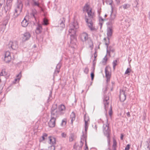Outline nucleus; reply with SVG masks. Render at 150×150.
<instances>
[{"instance_id": "obj_5", "label": "nucleus", "mask_w": 150, "mask_h": 150, "mask_svg": "<svg viewBox=\"0 0 150 150\" xmlns=\"http://www.w3.org/2000/svg\"><path fill=\"white\" fill-rule=\"evenodd\" d=\"M112 25H111L107 24L108 27L107 30V38L108 41L105 42V44L107 47H108V45L109 44L110 38L112 35L113 32Z\"/></svg>"}, {"instance_id": "obj_3", "label": "nucleus", "mask_w": 150, "mask_h": 150, "mask_svg": "<svg viewBox=\"0 0 150 150\" xmlns=\"http://www.w3.org/2000/svg\"><path fill=\"white\" fill-rule=\"evenodd\" d=\"M108 120L107 118L106 119V124H104L103 126V130L105 135L107 138V140L108 144H110V130L109 129V124L108 123Z\"/></svg>"}, {"instance_id": "obj_56", "label": "nucleus", "mask_w": 150, "mask_h": 150, "mask_svg": "<svg viewBox=\"0 0 150 150\" xmlns=\"http://www.w3.org/2000/svg\"><path fill=\"white\" fill-rule=\"evenodd\" d=\"M124 135L123 134H121V136L120 137V139L121 140H122L123 139V137Z\"/></svg>"}, {"instance_id": "obj_53", "label": "nucleus", "mask_w": 150, "mask_h": 150, "mask_svg": "<svg viewBox=\"0 0 150 150\" xmlns=\"http://www.w3.org/2000/svg\"><path fill=\"white\" fill-rule=\"evenodd\" d=\"M99 21L100 22H101V21H104V19L102 17H100L99 18Z\"/></svg>"}, {"instance_id": "obj_60", "label": "nucleus", "mask_w": 150, "mask_h": 150, "mask_svg": "<svg viewBox=\"0 0 150 150\" xmlns=\"http://www.w3.org/2000/svg\"><path fill=\"white\" fill-rule=\"evenodd\" d=\"M73 148H74V149H76L77 146H76V144H74V145Z\"/></svg>"}, {"instance_id": "obj_11", "label": "nucleus", "mask_w": 150, "mask_h": 150, "mask_svg": "<svg viewBox=\"0 0 150 150\" xmlns=\"http://www.w3.org/2000/svg\"><path fill=\"white\" fill-rule=\"evenodd\" d=\"M22 35V40L23 42H25L29 40L31 36L30 33L28 32L24 33Z\"/></svg>"}, {"instance_id": "obj_50", "label": "nucleus", "mask_w": 150, "mask_h": 150, "mask_svg": "<svg viewBox=\"0 0 150 150\" xmlns=\"http://www.w3.org/2000/svg\"><path fill=\"white\" fill-rule=\"evenodd\" d=\"M109 114L110 116H111L112 115V108L111 106L109 112Z\"/></svg>"}, {"instance_id": "obj_32", "label": "nucleus", "mask_w": 150, "mask_h": 150, "mask_svg": "<svg viewBox=\"0 0 150 150\" xmlns=\"http://www.w3.org/2000/svg\"><path fill=\"white\" fill-rule=\"evenodd\" d=\"M21 76V72H20L19 74L16 75V77L17 78V79H15V81H17L18 80L19 81L20 79Z\"/></svg>"}, {"instance_id": "obj_25", "label": "nucleus", "mask_w": 150, "mask_h": 150, "mask_svg": "<svg viewBox=\"0 0 150 150\" xmlns=\"http://www.w3.org/2000/svg\"><path fill=\"white\" fill-rule=\"evenodd\" d=\"M75 138V134L74 133H71L70 134L69 137V141L70 142H72L74 139Z\"/></svg>"}, {"instance_id": "obj_2", "label": "nucleus", "mask_w": 150, "mask_h": 150, "mask_svg": "<svg viewBox=\"0 0 150 150\" xmlns=\"http://www.w3.org/2000/svg\"><path fill=\"white\" fill-rule=\"evenodd\" d=\"M69 34L70 36L71 40H73L75 39L76 30L79 28L78 23L76 21H74L69 25Z\"/></svg>"}, {"instance_id": "obj_4", "label": "nucleus", "mask_w": 150, "mask_h": 150, "mask_svg": "<svg viewBox=\"0 0 150 150\" xmlns=\"http://www.w3.org/2000/svg\"><path fill=\"white\" fill-rule=\"evenodd\" d=\"M60 115L57 108V104L53 105L51 108V117L57 118Z\"/></svg>"}, {"instance_id": "obj_45", "label": "nucleus", "mask_w": 150, "mask_h": 150, "mask_svg": "<svg viewBox=\"0 0 150 150\" xmlns=\"http://www.w3.org/2000/svg\"><path fill=\"white\" fill-rule=\"evenodd\" d=\"M90 44L89 47L92 49L93 48V42L91 40Z\"/></svg>"}, {"instance_id": "obj_29", "label": "nucleus", "mask_w": 150, "mask_h": 150, "mask_svg": "<svg viewBox=\"0 0 150 150\" xmlns=\"http://www.w3.org/2000/svg\"><path fill=\"white\" fill-rule=\"evenodd\" d=\"M88 122H86L85 121V125H84V127H85V130L86 132V133L87 131V130L88 127Z\"/></svg>"}, {"instance_id": "obj_1", "label": "nucleus", "mask_w": 150, "mask_h": 150, "mask_svg": "<svg viewBox=\"0 0 150 150\" xmlns=\"http://www.w3.org/2000/svg\"><path fill=\"white\" fill-rule=\"evenodd\" d=\"M86 8V12L87 13L88 16L90 18L88 19L87 18H86V21L87 23L88 27L90 28L91 30H94L95 29L94 27L93 26V23L92 21L91 18H92L94 16V13L92 11V9H89V6L88 5L86 4L84 7Z\"/></svg>"}, {"instance_id": "obj_40", "label": "nucleus", "mask_w": 150, "mask_h": 150, "mask_svg": "<svg viewBox=\"0 0 150 150\" xmlns=\"http://www.w3.org/2000/svg\"><path fill=\"white\" fill-rule=\"evenodd\" d=\"M107 54H106V55L105 56V57L103 58V61H102L103 63H105V64L106 63V62L107 60Z\"/></svg>"}, {"instance_id": "obj_17", "label": "nucleus", "mask_w": 150, "mask_h": 150, "mask_svg": "<svg viewBox=\"0 0 150 150\" xmlns=\"http://www.w3.org/2000/svg\"><path fill=\"white\" fill-rule=\"evenodd\" d=\"M42 29L41 25L40 24H38L35 30L36 33L37 34H40L42 32Z\"/></svg>"}, {"instance_id": "obj_62", "label": "nucleus", "mask_w": 150, "mask_h": 150, "mask_svg": "<svg viewBox=\"0 0 150 150\" xmlns=\"http://www.w3.org/2000/svg\"><path fill=\"white\" fill-rule=\"evenodd\" d=\"M6 24H5V23H4L3 24V27H4V29H5V26L6 25Z\"/></svg>"}, {"instance_id": "obj_49", "label": "nucleus", "mask_w": 150, "mask_h": 150, "mask_svg": "<svg viewBox=\"0 0 150 150\" xmlns=\"http://www.w3.org/2000/svg\"><path fill=\"white\" fill-rule=\"evenodd\" d=\"M130 146L129 144H127L125 148V150H129L130 149Z\"/></svg>"}, {"instance_id": "obj_35", "label": "nucleus", "mask_w": 150, "mask_h": 150, "mask_svg": "<svg viewBox=\"0 0 150 150\" xmlns=\"http://www.w3.org/2000/svg\"><path fill=\"white\" fill-rule=\"evenodd\" d=\"M11 57L10 55V53L8 51H7L5 52L4 54V57Z\"/></svg>"}, {"instance_id": "obj_16", "label": "nucleus", "mask_w": 150, "mask_h": 150, "mask_svg": "<svg viewBox=\"0 0 150 150\" xmlns=\"http://www.w3.org/2000/svg\"><path fill=\"white\" fill-rule=\"evenodd\" d=\"M65 21V19L64 18H60L59 21L58 26L61 27L62 29L64 28L65 27L64 23Z\"/></svg>"}, {"instance_id": "obj_15", "label": "nucleus", "mask_w": 150, "mask_h": 150, "mask_svg": "<svg viewBox=\"0 0 150 150\" xmlns=\"http://www.w3.org/2000/svg\"><path fill=\"white\" fill-rule=\"evenodd\" d=\"M65 107L64 105L61 104L58 107V110L60 115L63 114L65 113Z\"/></svg>"}, {"instance_id": "obj_34", "label": "nucleus", "mask_w": 150, "mask_h": 150, "mask_svg": "<svg viewBox=\"0 0 150 150\" xmlns=\"http://www.w3.org/2000/svg\"><path fill=\"white\" fill-rule=\"evenodd\" d=\"M85 136L84 134L83 133V134L81 138V140L80 141V142L81 143V147H82L83 146V142H82V141H83L84 140V139L85 138Z\"/></svg>"}, {"instance_id": "obj_23", "label": "nucleus", "mask_w": 150, "mask_h": 150, "mask_svg": "<svg viewBox=\"0 0 150 150\" xmlns=\"http://www.w3.org/2000/svg\"><path fill=\"white\" fill-rule=\"evenodd\" d=\"M28 22L25 18H24L21 23L22 26L24 27H26L28 25Z\"/></svg>"}, {"instance_id": "obj_52", "label": "nucleus", "mask_w": 150, "mask_h": 150, "mask_svg": "<svg viewBox=\"0 0 150 150\" xmlns=\"http://www.w3.org/2000/svg\"><path fill=\"white\" fill-rule=\"evenodd\" d=\"M61 136L65 138L66 136V134L64 133H62L61 134Z\"/></svg>"}, {"instance_id": "obj_33", "label": "nucleus", "mask_w": 150, "mask_h": 150, "mask_svg": "<svg viewBox=\"0 0 150 150\" xmlns=\"http://www.w3.org/2000/svg\"><path fill=\"white\" fill-rule=\"evenodd\" d=\"M131 71V70L130 68H127L126 70L125 73V74H127L128 75H130V73Z\"/></svg>"}, {"instance_id": "obj_26", "label": "nucleus", "mask_w": 150, "mask_h": 150, "mask_svg": "<svg viewBox=\"0 0 150 150\" xmlns=\"http://www.w3.org/2000/svg\"><path fill=\"white\" fill-rule=\"evenodd\" d=\"M139 3H138V0H135L134 2V4H133V6L134 8H136L137 10H138V5Z\"/></svg>"}, {"instance_id": "obj_48", "label": "nucleus", "mask_w": 150, "mask_h": 150, "mask_svg": "<svg viewBox=\"0 0 150 150\" xmlns=\"http://www.w3.org/2000/svg\"><path fill=\"white\" fill-rule=\"evenodd\" d=\"M5 0H0V6H1L5 2Z\"/></svg>"}, {"instance_id": "obj_7", "label": "nucleus", "mask_w": 150, "mask_h": 150, "mask_svg": "<svg viewBox=\"0 0 150 150\" xmlns=\"http://www.w3.org/2000/svg\"><path fill=\"white\" fill-rule=\"evenodd\" d=\"M8 46L9 48H11L13 50H16L18 47V45L16 41H10L9 42Z\"/></svg>"}, {"instance_id": "obj_18", "label": "nucleus", "mask_w": 150, "mask_h": 150, "mask_svg": "<svg viewBox=\"0 0 150 150\" xmlns=\"http://www.w3.org/2000/svg\"><path fill=\"white\" fill-rule=\"evenodd\" d=\"M61 64L60 62H59L57 64L55 70L54 71V74H55L58 73L60 71V69L61 68Z\"/></svg>"}, {"instance_id": "obj_6", "label": "nucleus", "mask_w": 150, "mask_h": 150, "mask_svg": "<svg viewBox=\"0 0 150 150\" xmlns=\"http://www.w3.org/2000/svg\"><path fill=\"white\" fill-rule=\"evenodd\" d=\"M109 99V95H108L104 96L103 100V104L104 106V108L106 111L107 112V109L108 107L109 102L108 100Z\"/></svg>"}, {"instance_id": "obj_41", "label": "nucleus", "mask_w": 150, "mask_h": 150, "mask_svg": "<svg viewBox=\"0 0 150 150\" xmlns=\"http://www.w3.org/2000/svg\"><path fill=\"white\" fill-rule=\"evenodd\" d=\"M148 145L147 148L150 149V138L148 139L147 141H146Z\"/></svg>"}, {"instance_id": "obj_12", "label": "nucleus", "mask_w": 150, "mask_h": 150, "mask_svg": "<svg viewBox=\"0 0 150 150\" xmlns=\"http://www.w3.org/2000/svg\"><path fill=\"white\" fill-rule=\"evenodd\" d=\"M111 13L110 14V18L109 19V21L107 23V24L111 25H112L114 23L113 20L115 18V15L114 14H112V13L113 12V7L112 6H111Z\"/></svg>"}, {"instance_id": "obj_59", "label": "nucleus", "mask_w": 150, "mask_h": 150, "mask_svg": "<svg viewBox=\"0 0 150 150\" xmlns=\"http://www.w3.org/2000/svg\"><path fill=\"white\" fill-rule=\"evenodd\" d=\"M126 114H127V116L128 117H130V115L129 112H127L126 113Z\"/></svg>"}, {"instance_id": "obj_36", "label": "nucleus", "mask_w": 150, "mask_h": 150, "mask_svg": "<svg viewBox=\"0 0 150 150\" xmlns=\"http://www.w3.org/2000/svg\"><path fill=\"white\" fill-rule=\"evenodd\" d=\"M84 120L85 122V121L88 122L90 121L89 117L88 116H86V115H85L84 116Z\"/></svg>"}, {"instance_id": "obj_58", "label": "nucleus", "mask_w": 150, "mask_h": 150, "mask_svg": "<svg viewBox=\"0 0 150 150\" xmlns=\"http://www.w3.org/2000/svg\"><path fill=\"white\" fill-rule=\"evenodd\" d=\"M85 145L86 146V148L85 150H88V146H87L86 143Z\"/></svg>"}, {"instance_id": "obj_28", "label": "nucleus", "mask_w": 150, "mask_h": 150, "mask_svg": "<svg viewBox=\"0 0 150 150\" xmlns=\"http://www.w3.org/2000/svg\"><path fill=\"white\" fill-rule=\"evenodd\" d=\"M130 5L129 4H123L122 6L123 7V8L124 9H128V8L130 7Z\"/></svg>"}, {"instance_id": "obj_37", "label": "nucleus", "mask_w": 150, "mask_h": 150, "mask_svg": "<svg viewBox=\"0 0 150 150\" xmlns=\"http://www.w3.org/2000/svg\"><path fill=\"white\" fill-rule=\"evenodd\" d=\"M117 60H114L113 62H112V64H113V69L114 70L115 69V67L117 65Z\"/></svg>"}, {"instance_id": "obj_39", "label": "nucleus", "mask_w": 150, "mask_h": 150, "mask_svg": "<svg viewBox=\"0 0 150 150\" xmlns=\"http://www.w3.org/2000/svg\"><path fill=\"white\" fill-rule=\"evenodd\" d=\"M67 123L66 120V119H63L62 120V122L61 124L62 126H63L66 125Z\"/></svg>"}, {"instance_id": "obj_9", "label": "nucleus", "mask_w": 150, "mask_h": 150, "mask_svg": "<svg viewBox=\"0 0 150 150\" xmlns=\"http://www.w3.org/2000/svg\"><path fill=\"white\" fill-rule=\"evenodd\" d=\"M80 38L83 42H86L88 39V34L86 32H83L81 34Z\"/></svg>"}, {"instance_id": "obj_27", "label": "nucleus", "mask_w": 150, "mask_h": 150, "mask_svg": "<svg viewBox=\"0 0 150 150\" xmlns=\"http://www.w3.org/2000/svg\"><path fill=\"white\" fill-rule=\"evenodd\" d=\"M11 57H4V61L7 63H9L11 61Z\"/></svg>"}, {"instance_id": "obj_10", "label": "nucleus", "mask_w": 150, "mask_h": 150, "mask_svg": "<svg viewBox=\"0 0 150 150\" xmlns=\"http://www.w3.org/2000/svg\"><path fill=\"white\" fill-rule=\"evenodd\" d=\"M57 118L54 117H51V118L48 122V126L51 128L54 127L55 125L56 121Z\"/></svg>"}, {"instance_id": "obj_42", "label": "nucleus", "mask_w": 150, "mask_h": 150, "mask_svg": "<svg viewBox=\"0 0 150 150\" xmlns=\"http://www.w3.org/2000/svg\"><path fill=\"white\" fill-rule=\"evenodd\" d=\"M83 71L86 74H88L89 71V69L88 67H86L84 69Z\"/></svg>"}, {"instance_id": "obj_64", "label": "nucleus", "mask_w": 150, "mask_h": 150, "mask_svg": "<svg viewBox=\"0 0 150 150\" xmlns=\"http://www.w3.org/2000/svg\"><path fill=\"white\" fill-rule=\"evenodd\" d=\"M113 150H116V147H112Z\"/></svg>"}, {"instance_id": "obj_30", "label": "nucleus", "mask_w": 150, "mask_h": 150, "mask_svg": "<svg viewBox=\"0 0 150 150\" xmlns=\"http://www.w3.org/2000/svg\"><path fill=\"white\" fill-rule=\"evenodd\" d=\"M7 74V73L6 71L4 69H2L1 72L0 73V76H5Z\"/></svg>"}, {"instance_id": "obj_46", "label": "nucleus", "mask_w": 150, "mask_h": 150, "mask_svg": "<svg viewBox=\"0 0 150 150\" xmlns=\"http://www.w3.org/2000/svg\"><path fill=\"white\" fill-rule=\"evenodd\" d=\"M55 148L54 146H51L48 148V150H54Z\"/></svg>"}, {"instance_id": "obj_21", "label": "nucleus", "mask_w": 150, "mask_h": 150, "mask_svg": "<svg viewBox=\"0 0 150 150\" xmlns=\"http://www.w3.org/2000/svg\"><path fill=\"white\" fill-rule=\"evenodd\" d=\"M21 12L18 9L15 8V12L13 14V17L14 18H16L19 15Z\"/></svg>"}, {"instance_id": "obj_14", "label": "nucleus", "mask_w": 150, "mask_h": 150, "mask_svg": "<svg viewBox=\"0 0 150 150\" xmlns=\"http://www.w3.org/2000/svg\"><path fill=\"white\" fill-rule=\"evenodd\" d=\"M12 4L6 3V5L4 7V11L6 13H9L11 9Z\"/></svg>"}, {"instance_id": "obj_47", "label": "nucleus", "mask_w": 150, "mask_h": 150, "mask_svg": "<svg viewBox=\"0 0 150 150\" xmlns=\"http://www.w3.org/2000/svg\"><path fill=\"white\" fill-rule=\"evenodd\" d=\"M52 91H50V94L49 95V97H48V99L47 100V102H48L49 101V100L50 99V98L52 97Z\"/></svg>"}, {"instance_id": "obj_38", "label": "nucleus", "mask_w": 150, "mask_h": 150, "mask_svg": "<svg viewBox=\"0 0 150 150\" xmlns=\"http://www.w3.org/2000/svg\"><path fill=\"white\" fill-rule=\"evenodd\" d=\"M48 24V21L46 18H44L43 20V24L46 25Z\"/></svg>"}, {"instance_id": "obj_24", "label": "nucleus", "mask_w": 150, "mask_h": 150, "mask_svg": "<svg viewBox=\"0 0 150 150\" xmlns=\"http://www.w3.org/2000/svg\"><path fill=\"white\" fill-rule=\"evenodd\" d=\"M70 118L71 119V123H73V121L75 120V115L74 112H72L70 115Z\"/></svg>"}, {"instance_id": "obj_43", "label": "nucleus", "mask_w": 150, "mask_h": 150, "mask_svg": "<svg viewBox=\"0 0 150 150\" xmlns=\"http://www.w3.org/2000/svg\"><path fill=\"white\" fill-rule=\"evenodd\" d=\"M117 146V142L114 139L113 140V144L112 147H116Z\"/></svg>"}, {"instance_id": "obj_13", "label": "nucleus", "mask_w": 150, "mask_h": 150, "mask_svg": "<svg viewBox=\"0 0 150 150\" xmlns=\"http://www.w3.org/2000/svg\"><path fill=\"white\" fill-rule=\"evenodd\" d=\"M109 68L106 67L105 69V76L107 79L106 81L108 82L110 81V78L111 77V73L108 70Z\"/></svg>"}, {"instance_id": "obj_63", "label": "nucleus", "mask_w": 150, "mask_h": 150, "mask_svg": "<svg viewBox=\"0 0 150 150\" xmlns=\"http://www.w3.org/2000/svg\"><path fill=\"white\" fill-rule=\"evenodd\" d=\"M99 24H100V28L102 27V24H103V23H99Z\"/></svg>"}, {"instance_id": "obj_22", "label": "nucleus", "mask_w": 150, "mask_h": 150, "mask_svg": "<svg viewBox=\"0 0 150 150\" xmlns=\"http://www.w3.org/2000/svg\"><path fill=\"white\" fill-rule=\"evenodd\" d=\"M108 47H107V53L108 54V55L110 56V52H114V49L111 46H110L109 47L108 49Z\"/></svg>"}, {"instance_id": "obj_8", "label": "nucleus", "mask_w": 150, "mask_h": 150, "mask_svg": "<svg viewBox=\"0 0 150 150\" xmlns=\"http://www.w3.org/2000/svg\"><path fill=\"white\" fill-rule=\"evenodd\" d=\"M126 95L123 90H121L119 95L120 99L121 102H123L126 99Z\"/></svg>"}, {"instance_id": "obj_55", "label": "nucleus", "mask_w": 150, "mask_h": 150, "mask_svg": "<svg viewBox=\"0 0 150 150\" xmlns=\"http://www.w3.org/2000/svg\"><path fill=\"white\" fill-rule=\"evenodd\" d=\"M96 52H97L96 51H95V52L94 53V57L95 58H96V57L97 56V54H96Z\"/></svg>"}, {"instance_id": "obj_51", "label": "nucleus", "mask_w": 150, "mask_h": 150, "mask_svg": "<svg viewBox=\"0 0 150 150\" xmlns=\"http://www.w3.org/2000/svg\"><path fill=\"white\" fill-rule=\"evenodd\" d=\"M13 0H6V3L12 4V1Z\"/></svg>"}, {"instance_id": "obj_31", "label": "nucleus", "mask_w": 150, "mask_h": 150, "mask_svg": "<svg viewBox=\"0 0 150 150\" xmlns=\"http://www.w3.org/2000/svg\"><path fill=\"white\" fill-rule=\"evenodd\" d=\"M34 3H33V5L34 6H37L39 8H40L42 10V8L40 6L39 4L36 2V1L34 0H33Z\"/></svg>"}, {"instance_id": "obj_19", "label": "nucleus", "mask_w": 150, "mask_h": 150, "mask_svg": "<svg viewBox=\"0 0 150 150\" xmlns=\"http://www.w3.org/2000/svg\"><path fill=\"white\" fill-rule=\"evenodd\" d=\"M23 8V4L21 1H18L16 8L21 11Z\"/></svg>"}, {"instance_id": "obj_20", "label": "nucleus", "mask_w": 150, "mask_h": 150, "mask_svg": "<svg viewBox=\"0 0 150 150\" xmlns=\"http://www.w3.org/2000/svg\"><path fill=\"white\" fill-rule=\"evenodd\" d=\"M49 139L50 140V144H51L52 145L54 144H56V140L55 138L50 136L49 137Z\"/></svg>"}, {"instance_id": "obj_44", "label": "nucleus", "mask_w": 150, "mask_h": 150, "mask_svg": "<svg viewBox=\"0 0 150 150\" xmlns=\"http://www.w3.org/2000/svg\"><path fill=\"white\" fill-rule=\"evenodd\" d=\"M91 80H93L94 76V74L93 72H92L91 74Z\"/></svg>"}, {"instance_id": "obj_61", "label": "nucleus", "mask_w": 150, "mask_h": 150, "mask_svg": "<svg viewBox=\"0 0 150 150\" xmlns=\"http://www.w3.org/2000/svg\"><path fill=\"white\" fill-rule=\"evenodd\" d=\"M47 134L46 133H44L43 134V137H46L47 136Z\"/></svg>"}, {"instance_id": "obj_57", "label": "nucleus", "mask_w": 150, "mask_h": 150, "mask_svg": "<svg viewBox=\"0 0 150 150\" xmlns=\"http://www.w3.org/2000/svg\"><path fill=\"white\" fill-rule=\"evenodd\" d=\"M94 128L95 129V131H97V126L95 125Z\"/></svg>"}, {"instance_id": "obj_54", "label": "nucleus", "mask_w": 150, "mask_h": 150, "mask_svg": "<svg viewBox=\"0 0 150 150\" xmlns=\"http://www.w3.org/2000/svg\"><path fill=\"white\" fill-rule=\"evenodd\" d=\"M108 0L109 1V3L108 4L109 5H111L112 2H113L112 0Z\"/></svg>"}]
</instances>
